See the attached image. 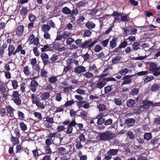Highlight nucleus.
<instances>
[{
    "label": "nucleus",
    "instance_id": "9",
    "mask_svg": "<svg viewBox=\"0 0 160 160\" xmlns=\"http://www.w3.org/2000/svg\"><path fill=\"white\" fill-rule=\"evenodd\" d=\"M50 96V93L47 92L41 93L40 96V97L42 100H45L48 99Z\"/></svg>",
    "mask_w": 160,
    "mask_h": 160
},
{
    "label": "nucleus",
    "instance_id": "15",
    "mask_svg": "<svg viewBox=\"0 0 160 160\" xmlns=\"http://www.w3.org/2000/svg\"><path fill=\"white\" fill-rule=\"evenodd\" d=\"M24 26L21 25L18 27L16 31L17 34L18 36L22 35L23 31Z\"/></svg>",
    "mask_w": 160,
    "mask_h": 160
},
{
    "label": "nucleus",
    "instance_id": "41",
    "mask_svg": "<svg viewBox=\"0 0 160 160\" xmlns=\"http://www.w3.org/2000/svg\"><path fill=\"white\" fill-rule=\"evenodd\" d=\"M23 72L27 76H28L30 74L29 68L28 66H26L24 68Z\"/></svg>",
    "mask_w": 160,
    "mask_h": 160
},
{
    "label": "nucleus",
    "instance_id": "18",
    "mask_svg": "<svg viewBox=\"0 0 160 160\" xmlns=\"http://www.w3.org/2000/svg\"><path fill=\"white\" fill-rule=\"evenodd\" d=\"M28 10L27 7H23L20 11V13L22 15H26L28 12Z\"/></svg>",
    "mask_w": 160,
    "mask_h": 160
},
{
    "label": "nucleus",
    "instance_id": "45",
    "mask_svg": "<svg viewBox=\"0 0 160 160\" xmlns=\"http://www.w3.org/2000/svg\"><path fill=\"white\" fill-rule=\"evenodd\" d=\"M18 119L21 120H23L24 118V113L21 111H18L17 112Z\"/></svg>",
    "mask_w": 160,
    "mask_h": 160
},
{
    "label": "nucleus",
    "instance_id": "46",
    "mask_svg": "<svg viewBox=\"0 0 160 160\" xmlns=\"http://www.w3.org/2000/svg\"><path fill=\"white\" fill-rule=\"evenodd\" d=\"M99 111H103L106 110V106L104 104H99L98 107Z\"/></svg>",
    "mask_w": 160,
    "mask_h": 160
},
{
    "label": "nucleus",
    "instance_id": "39",
    "mask_svg": "<svg viewBox=\"0 0 160 160\" xmlns=\"http://www.w3.org/2000/svg\"><path fill=\"white\" fill-rule=\"evenodd\" d=\"M48 72L45 69L42 68L41 72V75L43 77H47L48 76Z\"/></svg>",
    "mask_w": 160,
    "mask_h": 160
},
{
    "label": "nucleus",
    "instance_id": "54",
    "mask_svg": "<svg viewBox=\"0 0 160 160\" xmlns=\"http://www.w3.org/2000/svg\"><path fill=\"white\" fill-rule=\"evenodd\" d=\"M112 90V88L111 86H109L104 88L105 93H108L110 92Z\"/></svg>",
    "mask_w": 160,
    "mask_h": 160
},
{
    "label": "nucleus",
    "instance_id": "30",
    "mask_svg": "<svg viewBox=\"0 0 160 160\" xmlns=\"http://www.w3.org/2000/svg\"><path fill=\"white\" fill-rule=\"evenodd\" d=\"M18 138L13 136L12 135L11 141L13 144H18L19 142Z\"/></svg>",
    "mask_w": 160,
    "mask_h": 160
},
{
    "label": "nucleus",
    "instance_id": "43",
    "mask_svg": "<svg viewBox=\"0 0 160 160\" xmlns=\"http://www.w3.org/2000/svg\"><path fill=\"white\" fill-rule=\"evenodd\" d=\"M38 85V83L37 81L34 80H33L31 81L29 86L32 87H36Z\"/></svg>",
    "mask_w": 160,
    "mask_h": 160
},
{
    "label": "nucleus",
    "instance_id": "51",
    "mask_svg": "<svg viewBox=\"0 0 160 160\" xmlns=\"http://www.w3.org/2000/svg\"><path fill=\"white\" fill-rule=\"evenodd\" d=\"M62 99L61 94L60 93H57L56 94L55 100L58 102H60Z\"/></svg>",
    "mask_w": 160,
    "mask_h": 160
},
{
    "label": "nucleus",
    "instance_id": "6",
    "mask_svg": "<svg viewBox=\"0 0 160 160\" xmlns=\"http://www.w3.org/2000/svg\"><path fill=\"white\" fill-rule=\"evenodd\" d=\"M134 76V75H132L124 76L123 78V79L124 80L122 82V85H123L129 84L131 82V80L130 79V78Z\"/></svg>",
    "mask_w": 160,
    "mask_h": 160
},
{
    "label": "nucleus",
    "instance_id": "62",
    "mask_svg": "<svg viewBox=\"0 0 160 160\" xmlns=\"http://www.w3.org/2000/svg\"><path fill=\"white\" fill-rule=\"evenodd\" d=\"M109 42V39H107L102 41L101 42V44L103 47H107Z\"/></svg>",
    "mask_w": 160,
    "mask_h": 160
},
{
    "label": "nucleus",
    "instance_id": "14",
    "mask_svg": "<svg viewBox=\"0 0 160 160\" xmlns=\"http://www.w3.org/2000/svg\"><path fill=\"white\" fill-rule=\"evenodd\" d=\"M50 26L48 24H44L41 27L42 31L44 32H48L50 29Z\"/></svg>",
    "mask_w": 160,
    "mask_h": 160
},
{
    "label": "nucleus",
    "instance_id": "34",
    "mask_svg": "<svg viewBox=\"0 0 160 160\" xmlns=\"http://www.w3.org/2000/svg\"><path fill=\"white\" fill-rule=\"evenodd\" d=\"M35 39V36L33 34H32L29 38L28 42L29 45L32 44V42Z\"/></svg>",
    "mask_w": 160,
    "mask_h": 160
},
{
    "label": "nucleus",
    "instance_id": "50",
    "mask_svg": "<svg viewBox=\"0 0 160 160\" xmlns=\"http://www.w3.org/2000/svg\"><path fill=\"white\" fill-rule=\"evenodd\" d=\"M127 45V42L126 41H124L122 42L119 46L120 48H125Z\"/></svg>",
    "mask_w": 160,
    "mask_h": 160
},
{
    "label": "nucleus",
    "instance_id": "21",
    "mask_svg": "<svg viewBox=\"0 0 160 160\" xmlns=\"http://www.w3.org/2000/svg\"><path fill=\"white\" fill-rule=\"evenodd\" d=\"M121 58L120 56H116L113 58L112 60V63L113 64H116L118 63L120 61Z\"/></svg>",
    "mask_w": 160,
    "mask_h": 160
},
{
    "label": "nucleus",
    "instance_id": "7",
    "mask_svg": "<svg viewBox=\"0 0 160 160\" xmlns=\"http://www.w3.org/2000/svg\"><path fill=\"white\" fill-rule=\"evenodd\" d=\"M8 55L11 56L12 54L15 55L16 54L15 52V48L13 45L10 44L8 48Z\"/></svg>",
    "mask_w": 160,
    "mask_h": 160
},
{
    "label": "nucleus",
    "instance_id": "10",
    "mask_svg": "<svg viewBox=\"0 0 160 160\" xmlns=\"http://www.w3.org/2000/svg\"><path fill=\"white\" fill-rule=\"evenodd\" d=\"M127 106L128 107H132L136 103L135 101L132 99H129L127 100Z\"/></svg>",
    "mask_w": 160,
    "mask_h": 160
},
{
    "label": "nucleus",
    "instance_id": "63",
    "mask_svg": "<svg viewBox=\"0 0 160 160\" xmlns=\"http://www.w3.org/2000/svg\"><path fill=\"white\" fill-rule=\"evenodd\" d=\"M58 152L59 153L64 154L66 152V149L62 147H59L58 148Z\"/></svg>",
    "mask_w": 160,
    "mask_h": 160
},
{
    "label": "nucleus",
    "instance_id": "29",
    "mask_svg": "<svg viewBox=\"0 0 160 160\" xmlns=\"http://www.w3.org/2000/svg\"><path fill=\"white\" fill-rule=\"evenodd\" d=\"M129 70L127 68H124L120 70L119 72V73L122 75H125L126 74L129 72Z\"/></svg>",
    "mask_w": 160,
    "mask_h": 160
},
{
    "label": "nucleus",
    "instance_id": "31",
    "mask_svg": "<svg viewBox=\"0 0 160 160\" xmlns=\"http://www.w3.org/2000/svg\"><path fill=\"white\" fill-rule=\"evenodd\" d=\"M58 76L51 77L48 78V81L51 83H54L57 80Z\"/></svg>",
    "mask_w": 160,
    "mask_h": 160
},
{
    "label": "nucleus",
    "instance_id": "13",
    "mask_svg": "<svg viewBox=\"0 0 160 160\" xmlns=\"http://www.w3.org/2000/svg\"><path fill=\"white\" fill-rule=\"evenodd\" d=\"M7 110L8 113V115L11 117H13V111L14 110L10 106H8L7 107Z\"/></svg>",
    "mask_w": 160,
    "mask_h": 160
},
{
    "label": "nucleus",
    "instance_id": "47",
    "mask_svg": "<svg viewBox=\"0 0 160 160\" xmlns=\"http://www.w3.org/2000/svg\"><path fill=\"white\" fill-rule=\"evenodd\" d=\"M20 128L23 131H25L27 129V127L26 124H25L23 122H21L20 124Z\"/></svg>",
    "mask_w": 160,
    "mask_h": 160
},
{
    "label": "nucleus",
    "instance_id": "19",
    "mask_svg": "<svg viewBox=\"0 0 160 160\" xmlns=\"http://www.w3.org/2000/svg\"><path fill=\"white\" fill-rule=\"evenodd\" d=\"M143 137L145 139L149 141L152 138V136L151 133L146 132L144 135Z\"/></svg>",
    "mask_w": 160,
    "mask_h": 160
},
{
    "label": "nucleus",
    "instance_id": "20",
    "mask_svg": "<svg viewBox=\"0 0 160 160\" xmlns=\"http://www.w3.org/2000/svg\"><path fill=\"white\" fill-rule=\"evenodd\" d=\"M135 122V120L132 118H128L126 120L125 123L126 125L129 126H132L131 124Z\"/></svg>",
    "mask_w": 160,
    "mask_h": 160
},
{
    "label": "nucleus",
    "instance_id": "32",
    "mask_svg": "<svg viewBox=\"0 0 160 160\" xmlns=\"http://www.w3.org/2000/svg\"><path fill=\"white\" fill-rule=\"evenodd\" d=\"M44 149L47 153L49 154L52 152V151L49 146L45 145L44 146Z\"/></svg>",
    "mask_w": 160,
    "mask_h": 160
},
{
    "label": "nucleus",
    "instance_id": "57",
    "mask_svg": "<svg viewBox=\"0 0 160 160\" xmlns=\"http://www.w3.org/2000/svg\"><path fill=\"white\" fill-rule=\"evenodd\" d=\"M159 138L157 137L154 138L151 141V143L152 144H155L158 143Z\"/></svg>",
    "mask_w": 160,
    "mask_h": 160
},
{
    "label": "nucleus",
    "instance_id": "40",
    "mask_svg": "<svg viewBox=\"0 0 160 160\" xmlns=\"http://www.w3.org/2000/svg\"><path fill=\"white\" fill-rule=\"evenodd\" d=\"M71 35V33L68 31L64 32L62 34V37L64 39H66L70 37Z\"/></svg>",
    "mask_w": 160,
    "mask_h": 160
},
{
    "label": "nucleus",
    "instance_id": "56",
    "mask_svg": "<svg viewBox=\"0 0 160 160\" xmlns=\"http://www.w3.org/2000/svg\"><path fill=\"white\" fill-rule=\"evenodd\" d=\"M102 50V48L99 45H96L94 48V50L96 52H99Z\"/></svg>",
    "mask_w": 160,
    "mask_h": 160
},
{
    "label": "nucleus",
    "instance_id": "61",
    "mask_svg": "<svg viewBox=\"0 0 160 160\" xmlns=\"http://www.w3.org/2000/svg\"><path fill=\"white\" fill-rule=\"evenodd\" d=\"M74 41V40L71 38H68L67 40L66 43L67 45H70L72 42Z\"/></svg>",
    "mask_w": 160,
    "mask_h": 160
},
{
    "label": "nucleus",
    "instance_id": "42",
    "mask_svg": "<svg viewBox=\"0 0 160 160\" xmlns=\"http://www.w3.org/2000/svg\"><path fill=\"white\" fill-rule=\"evenodd\" d=\"M153 76L151 75L148 76L145 78L144 80V82L146 83L148 82L153 80Z\"/></svg>",
    "mask_w": 160,
    "mask_h": 160
},
{
    "label": "nucleus",
    "instance_id": "55",
    "mask_svg": "<svg viewBox=\"0 0 160 160\" xmlns=\"http://www.w3.org/2000/svg\"><path fill=\"white\" fill-rule=\"evenodd\" d=\"M41 51L43 52L49 50V47L48 45H45L41 48Z\"/></svg>",
    "mask_w": 160,
    "mask_h": 160
},
{
    "label": "nucleus",
    "instance_id": "25",
    "mask_svg": "<svg viewBox=\"0 0 160 160\" xmlns=\"http://www.w3.org/2000/svg\"><path fill=\"white\" fill-rule=\"evenodd\" d=\"M139 92V88H135L132 89L130 92V94L133 96L137 95Z\"/></svg>",
    "mask_w": 160,
    "mask_h": 160
},
{
    "label": "nucleus",
    "instance_id": "22",
    "mask_svg": "<svg viewBox=\"0 0 160 160\" xmlns=\"http://www.w3.org/2000/svg\"><path fill=\"white\" fill-rule=\"evenodd\" d=\"M118 150L117 149H111L109 150L107 152V154H110L112 156H113L116 155L118 152Z\"/></svg>",
    "mask_w": 160,
    "mask_h": 160
},
{
    "label": "nucleus",
    "instance_id": "49",
    "mask_svg": "<svg viewBox=\"0 0 160 160\" xmlns=\"http://www.w3.org/2000/svg\"><path fill=\"white\" fill-rule=\"evenodd\" d=\"M72 68V66L70 65H68V66L65 67L64 68L63 72V74L66 73V72L71 70Z\"/></svg>",
    "mask_w": 160,
    "mask_h": 160
},
{
    "label": "nucleus",
    "instance_id": "33",
    "mask_svg": "<svg viewBox=\"0 0 160 160\" xmlns=\"http://www.w3.org/2000/svg\"><path fill=\"white\" fill-rule=\"evenodd\" d=\"M142 108V105L137 108L134 110V113L136 114H139L142 111H143Z\"/></svg>",
    "mask_w": 160,
    "mask_h": 160
},
{
    "label": "nucleus",
    "instance_id": "48",
    "mask_svg": "<svg viewBox=\"0 0 160 160\" xmlns=\"http://www.w3.org/2000/svg\"><path fill=\"white\" fill-rule=\"evenodd\" d=\"M20 94H19L18 91H14L12 92V96L13 98H19Z\"/></svg>",
    "mask_w": 160,
    "mask_h": 160
},
{
    "label": "nucleus",
    "instance_id": "16",
    "mask_svg": "<svg viewBox=\"0 0 160 160\" xmlns=\"http://www.w3.org/2000/svg\"><path fill=\"white\" fill-rule=\"evenodd\" d=\"M117 39L118 38H114L110 42V45L112 48H114L116 46V42L117 41Z\"/></svg>",
    "mask_w": 160,
    "mask_h": 160
},
{
    "label": "nucleus",
    "instance_id": "5",
    "mask_svg": "<svg viewBox=\"0 0 160 160\" xmlns=\"http://www.w3.org/2000/svg\"><path fill=\"white\" fill-rule=\"evenodd\" d=\"M41 56L44 65H46L49 61L48 55L46 53H43L41 54Z\"/></svg>",
    "mask_w": 160,
    "mask_h": 160
},
{
    "label": "nucleus",
    "instance_id": "36",
    "mask_svg": "<svg viewBox=\"0 0 160 160\" xmlns=\"http://www.w3.org/2000/svg\"><path fill=\"white\" fill-rule=\"evenodd\" d=\"M53 140L52 138H48L45 140V145L49 146L53 143Z\"/></svg>",
    "mask_w": 160,
    "mask_h": 160
},
{
    "label": "nucleus",
    "instance_id": "3",
    "mask_svg": "<svg viewBox=\"0 0 160 160\" xmlns=\"http://www.w3.org/2000/svg\"><path fill=\"white\" fill-rule=\"evenodd\" d=\"M74 72L76 73L79 74L83 73L86 71V68L82 66H79L74 68Z\"/></svg>",
    "mask_w": 160,
    "mask_h": 160
},
{
    "label": "nucleus",
    "instance_id": "26",
    "mask_svg": "<svg viewBox=\"0 0 160 160\" xmlns=\"http://www.w3.org/2000/svg\"><path fill=\"white\" fill-rule=\"evenodd\" d=\"M34 115L35 117L39 120H41L42 119V116L41 113L38 112H34Z\"/></svg>",
    "mask_w": 160,
    "mask_h": 160
},
{
    "label": "nucleus",
    "instance_id": "53",
    "mask_svg": "<svg viewBox=\"0 0 160 160\" xmlns=\"http://www.w3.org/2000/svg\"><path fill=\"white\" fill-rule=\"evenodd\" d=\"M74 101L73 100H72L67 101L64 105L65 107H67L71 105L74 103Z\"/></svg>",
    "mask_w": 160,
    "mask_h": 160
},
{
    "label": "nucleus",
    "instance_id": "24",
    "mask_svg": "<svg viewBox=\"0 0 160 160\" xmlns=\"http://www.w3.org/2000/svg\"><path fill=\"white\" fill-rule=\"evenodd\" d=\"M105 84V83H103L98 81L96 82V86L97 88L101 89L102 88Z\"/></svg>",
    "mask_w": 160,
    "mask_h": 160
},
{
    "label": "nucleus",
    "instance_id": "8",
    "mask_svg": "<svg viewBox=\"0 0 160 160\" xmlns=\"http://www.w3.org/2000/svg\"><path fill=\"white\" fill-rule=\"evenodd\" d=\"M137 31V29L135 28H132L131 29H124V32L128 35L135 34Z\"/></svg>",
    "mask_w": 160,
    "mask_h": 160
},
{
    "label": "nucleus",
    "instance_id": "11",
    "mask_svg": "<svg viewBox=\"0 0 160 160\" xmlns=\"http://www.w3.org/2000/svg\"><path fill=\"white\" fill-rule=\"evenodd\" d=\"M0 91L2 94L3 97H4L5 93L6 91V84L5 83H2L0 85Z\"/></svg>",
    "mask_w": 160,
    "mask_h": 160
},
{
    "label": "nucleus",
    "instance_id": "1",
    "mask_svg": "<svg viewBox=\"0 0 160 160\" xmlns=\"http://www.w3.org/2000/svg\"><path fill=\"white\" fill-rule=\"evenodd\" d=\"M114 136V134L109 131L101 133L99 135V138L101 140L108 141L112 139Z\"/></svg>",
    "mask_w": 160,
    "mask_h": 160
},
{
    "label": "nucleus",
    "instance_id": "60",
    "mask_svg": "<svg viewBox=\"0 0 160 160\" xmlns=\"http://www.w3.org/2000/svg\"><path fill=\"white\" fill-rule=\"evenodd\" d=\"M79 139L80 142H84L85 141V136L83 134H81L80 135Z\"/></svg>",
    "mask_w": 160,
    "mask_h": 160
},
{
    "label": "nucleus",
    "instance_id": "35",
    "mask_svg": "<svg viewBox=\"0 0 160 160\" xmlns=\"http://www.w3.org/2000/svg\"><path fill=\"white\" fill-rule=\"evenodd\" d=\"M36 105L39 108L43 109L45 108V105L42 102H38L36 104Z\"/></svg>",
    "mask_w": 160,
    "mask_h": 160
},
{
    "label": "nucleus",
    "instance_id": "38",
    "mask_svg": "<svg viewBox=\"0 0 160 160\" xmlns=\"http://www.w3.org/2000/svg\"><path fill=\"white\" fill-rule=\"evenodd\" d=\"M12 99L13 100L15 103L18 105H19L21 104V100L19 97L16 98H12Z\"/></svg>",
    "mask_w": 160,
    "mask_h": 160
},
{
    "label": "nucleus",
    "instance_id": "4",
    "mask_svg": "<svg viewBox=\"0 0 160 160\" xmlns=\"http://www.w3.org/2000/svg\"><path fill=\"white\" fill-rule=\"evenodd\" d=\"M142 103L143 105H142V108L148 109L151 106L152 104V102L147 100H143L142 101Z\"/></svg>",
    "mask_w": 160,
    "mask_h": 160
},
{
    "label": "nucleus",
    "instance_id": "64",
    "mask_svg": "<svg viewBox=\"0 0 160 160\" xmlns=\"http://www.w3.org/2000/svg\"><path fill=\"white\" fill-rule=\"evenodd\" d=\"M50 36L51 35L48 32H44V33L43 35V37L44 38L47 39H50Z\"/></svg>",
    "mask_w": 160,
    "mask_h": 160
},
{
    "label": "nucleus",
    "instance_id": "28",
    "mask_svg": "<svg viewBox=\"0 0 160 160\" xmlns=\"http://www.w3.org/2000/svg\"><path fill=\"white\" fill-rule=\"evenodd\" d=\"M84 76L87 79H91L92 78H93V74L89 72H86L84 75Z\"/></svg>",
    "mask_w": 160,
    "mask_h": 160
},
{
    "label": "nucleus",
    "instance_id": "52",
    "mask_svg": "<svg viewBox=\"0 0 160 160\" xmlns=\"http://www.w3.org/2000/svg\"><path fill=\"white\" fill-rule=\"evenodd\" d=\"M28 18L31 22L34 21L36 19L35 16L33 15L32 14L30 13L29 14Z\"/></svg>",
    "mask_w": 160,
    "mask_h": 160
},
{
    "label": "nucleus",
    "instance_id": "44",
    "mask_svg": "<svg viewBox=\"0 0 160 160\" xmlns=\"http://www.w3.org/2000/svg\"><path fill=\"white\" fill-rule=\"evenodd\" d=\"M92 40L91 39H89L87 41H86L84 43L82 44L81 45V47L82 48H86V46L91 43Z\"/></svg>",
    "mask_w": 160,
    "mask_h": 160
},
{
    "label": "nucleus",
    "instance_id": "12",
    "mask_svg": "<svg viewBox=\"0 0 160 160\" xmlns=\"http://www.w3.org/2000/svg\"><path fill=\"white\" fill-rule=\"evenodd\" d=\"M85 26L88 29H91L94 28L96 25L92 22L88 21L86 23Z\"/></svg>",
    "mask_w": 160,
    "mask_h": 160
},
{
    "label": "nucleus",
    "instance_id": "59",
    "mask_svg": "<svg viewBox=\"0 0 160 160\" xmlns=\"http://www.w3.org/2000/svg\"><path fill=\"white\" fill-rule=\"evenodd\" d=\"M115 102L117 105L118 106H120L122 104L121 100L118 98H117L115 99Z\"/></svg>",
    "mask_w": 160,
    "mask_h": 160
},
{
    "label": "nucleus",
    "instance_id": "37",
    "mask_svg": "<svg viewBox=\"0 0 160 160\" xmlns=\"http://www.w3.org/2000/svg\"><path fill=\"white\" fill-rule=\"evenodd\" d=\"M140 43L138 42H135L132 44V48L134 50H137L139 48Z\"/></svg>",
    "mask_w": 160,
    "mask_h": 160
},
{
    "label": "nucleus",
    "instance_id": "17",
    "mask_svg": "<svg viewBox=\"0 0 160 160\" xmlns=\"http://www.w3.org/2000/svg\"><path fill=\"white\" fill-rule=\"evenodd\" d=\"M62 13L66 14H70L71 13V10L67 7H65L62 8Z\"/></svg>",
    "mask_w": 160,
    "mask_h": 160
},
{
    "label": "nucleus",
    "instance_id": "2",
    "mask_svg": "<svg viewBox=\"0 0 160 160\" xmlns=\"http://www.w3.org/2000/svg\"><path fill=\"white\" fill-rule=\"evenodd\" d=\"M150 71L152 72V74L154 76H160V67H157L156 64L154 62H150L149 63Z\"/></svg>",
    "mask_w": 160,
    "mask_h": 160
},
{
    "label": "nucleus",
    "instance_id": "27",
    "mask_svg": "<svg viewBox=\"0 0 160 160\" xmlns=\"http://www.w3.org/2000/svg\"><path fill=\"white\" fill-rule=\"evenodd\" d=\"M12 85L14 89H16L18 87V82L17 80H14L11 81Z\"/></svg>",
    "mask_w": 160,
    "mask_h": 160
},
{
    "label": "nucleus",
    "instance_id": "58",
    "mask_svg": "<svg viewBox=\"0 0 160 160\" xmlns=\"http://www.w3.org/2000/svg\"><path fill=\"white\" fill-rule=\"evenodd\" d=\"M37 63V60L35 58H33L31 59V63L33 68H34V67L36 65Z\"/></svg>",
    "mask_w": 160,
    "mask_h": 160
},
{
    "label": "nucleus",
    "instance_id": "23",
    "mask_svg": "<svg viewBox=\"0 0 160 160\" xmlns=\"http://www.w3.org/2000/svg\"><path fill=\"white\" fill-rule=\"evenodd\" d=\"M160 88V85L159 84L154 83L151 87V90L152 92H155L158 90Z\"/></svg>",
    "mask_w": 160,
    "mask_h": 160
}]
</instances>
